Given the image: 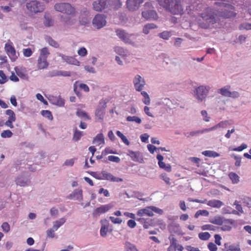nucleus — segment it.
<instances>
[{"label":"nucleus","mask_w":251,"mask_h":251,"mask_svg":"<svg viewBox=\"0 0 251 251\" xmlns=\"http://www.w3.org/2000/svg\"><path fill=\"white\" fill-rule=\"evenodd\" d=\"M223 4L225 8L223 11L219 12L210 7H207L201 14V17L205 22V23H200V26L202 28H209L210 25H213L218 21L219 17L229 18L236 16V14L234 12V7L233 5L224 3Z\"/></svg>","instance_id":"nucleus-1"},{"label":"nucleus","mask_w":251,"mask_h":251,"mask_svg":"<svg viewBox=\"0 0 251 251\" xmlns=\"http://www.w3.org/2000/svg\"><path fill=\"white\" fill-rule=\"evenodd\" d=\"M160 6L174 15H182L184 7L180 0H157Z\"/></svg>","instance_id":"nucleus-2"},{"label":"nucleus","mask_w":251,"mask_h":251,"mask_svg":"<svg viewBox=\"0 0 251 251\" xmlns=\"http://www.w3.org/2000/svg\"><path fill=\"white\" fill-rule=\"evenodd\" d=\"M193 94L199 101H202L208 95L210 87L208 85H201L198 87H194Z\"/></svg>","instance_id":"nucleus-3"},{"label":"nucleus","mask_w":251,"mask_h":251,"mask_svg":"<svg viewBox=\"0 0 251 251\" xmlns=\"http://www.w3.org/2000/svg\"><path fill=\"white\" fill-rule=\"evenodd\" d=\"M154 213L159 215H162L163 213V210L154 206H147L144 208L139 209L137 215L138 216L142 217L148 216L152 217L154 215Z\"/></svg>","instance_id":"nucleus-4"},{"label":"nucleus","mask_w":251,"mask_h":251,"mask_svg":"<svg viewBox=\"0 0 251 251\" xmlns=\"http://www.w3.org/2000/svg\"><path fill=\"white\" fill-rule=\"evenodd\" d=\"M54 7L56 11L68 15H71L75 12L74 8L69 3H58Z\"/></svg>","instance_id":"nucleus-5"},{"label":"nucleus","mask_w":251,"mask_h":251,"mask_svg":"<svg viewBox=\"0 0 251 251\" xmlns=\"http://www.w3.org/2000/svg\"><path fill=\"white\" fill-rule=\"evenodd\" d=\"M117 35L123 41L126 43L133 45L134 40L136 38V35L134 34H128L123 30L117 29L116 31Z\"/></svg>","instance_id":"nucleus-6"},{"label":"nucleus","mask_w":251,"mask_h":251,"mask_svg":"<svg viewBox=\"0 0 251 251\" xmlns=\"http://www.w3.org/2000/svg\"><path fill=\"white\" fill-rule=\"evenodd\" d=\"M230 86L226 85L218 90V93L224 97L237 99L240 96V94L236 91H230Z\"/></svg>","instance_id":"nucleus-7"},{"label":"nucleus","mask_w":251,"mask_h":251,"mask_svg":"<svg viewBox=\"0 0 251 251\" xmlns=\"http://www.w3.org/2000/svg\"><path fill=\"white\" fill-rule=\"evenodd\" d=\"M27 9L32 13L42 12L44 9V5L36 0L31 1L26 4Z\"/></svg>","instance_id":"nucleus-8"},{"label":"nucleus","mask_w":251,"mask_h":251,"mask_svg":"<svg viewBox=\"0 0 251 251\" xmlns=\"http://www.w3.org/2000/svg\"><path fill=\"white\" fill-rule=\"evenodd\" d=\"M114 207L113 203H109L106 204L101 205L100 207L96 208L93 212L92 215L94 217H98L100 215L109 211Z\"/></svg>","instance_id":"nucleus-9"},{"label":"nucleus","mask_w":251,"mask_h":251,"mask_svg":"<svg viewBox=\"0 0 251 251\" xmlns=\"http://www.w3.org/2000/svg\"><path fill=\"white\" fill-rule=\"evenodd\" d=\"M133 83L136 91L141 92L146 85L144 78L139 75H136L133 78Z\"/></svg>","instance_id":"nucleus-10"},{"label":"nucleus","mask_w":251,"mask_h":251,"mask_svg":"<svg viewBox=\"0 0 251 251\" xmlns=\"http://www.w3.org/2000/svg\"><path fill=\"white\" fill-rule=\"evenodd\" d=\"M101 227L100 229V235L102 237H105L108 232H111L112 229L110 228V224L109 221L106 219H102L100 221Z\"/></svg>","instance_id":"nucleus-11"},{"label":"nucleus","mask_w":251,"mask_h":251,"mask_svg":"<svg viewBox=\"0 0 251 251\" xmlns=\"http://www.w3.org/2000/svg\"><path fill=\"white\" fill-rule=\"evenodd\" d=\"M232 123L230 121H223L211 127L203 129L202 131H201L200 132L201 133H206L211 131L215 130L220 128H225L227 127L228 126L230 125Z\"/></svg>","instance_id":"nucleus-12"},{"label":"nucleus","mask_w":251,"mask_h":251,"mask_svg":"<svg viewBox=\"0 0 251 251\" xmlns=\"http://www.w3.org/2000/svg\"><path fill=\"white\" fill-rule=\"evenodd\" d=\"M105 17L103 15L97 14L93 20V24L97 28H101L106 25Z\"/></svg>","instance_id":"nucleus-13"},{"label":"nucleus","mask_w":251,"mask_h":251,"mask_svg":"<svg viewBox=\"0 0 251 251\" xmlns=\"http://www.w3.org/2000/svg\"><path fill=\"white\" fill-rule=\"evenodd\" d=\"M4 49L11 61H15L18 57V55L16 53L15 48L11 45L6 43L5 44Z\"/></svg>","instance_id":"nucleus-14"},{"label":"nucleus","mask_w":251,"mask_h":251,"mask_svg":"<svg viewBox=\"0 0 251 251\" xmlns=\"http://www.w3.org/2000/svg\"><path fill=\"white\" fill-rule=\"evenodd\" d=\"M235 226L236 223L234 220L225 218L220 228L224 231H230L232 228V227Z\"/></svg>","instance_id":"nucleus-15"},{"label":"nucleus","mask_w":251,"mask_h":251,"mask_svg":"<svg viewBox=\"0 0 251 251\" xmlns=\"http://www.w3.org/2000/svg\"><path fill=\"white\" fill-rule=\"evenodd\" d=\"M111 0H100L98 1H95L93 4V8L97 11H100L110 4Z\"/></svg>","instance_id":"nucleus-16"},{"label":"nucleus","mask_w":251,"mask_h":251,"mask_svg":"<svg viewBox=\"0 0 251 251\" xmlns=\"http://www.w3.org/2000/svg\"><path fill=\"white\" fill-rule=\"evenodd\" d=\"M127 155L129 156L133 161L138 162L140 163H143L144 162L143 155L139 151H133L129 150L128 151Z\"/></svg>","instance_id":"nucleus-17"},{"label":"nucleus","mask_w":251,"mask_h":251,"mask_svg":"<svg viewBox=\"0 0 251 251\" xmlns=\"http://www.w3.org/2000/svg\"><path fill=\"white\" fill-rule=\"evenodd\" d=\"M143 2V0H127L126 7L129 10L133 11L138 9Z\"/></svg>","instance_id":"nucleus-18"},{"label":"nucleus","mask_w":251,"mask_h":251,"mask_svg":"<svg viewBox=\"0 0 251 251\" xmlns=\"http://www.w3.org/2000/svg\"><path fill=\"white\" fill-rule=\"evenodd\" d=\"M159 105H162L165 106L167 108L170 109L175 108V106L176 105V102L172 101L169 98H162L158 102Z\"/></svg>","instance_id":"nucleus-19"},{"label":"nucleus","mask_w":251,"mask_h":251,"mask_svg":"<svg viewBox=\"0 0 251 251\" xmlns=\"http://www.w3.org/2000/svg\"><path fill=\"white\" fill-rule=\"evenodd\" d=\"M102 176L103 179L109 180L112 182H122L123 179L121 178L113 176L111 174L105 171L102 172Z\"/></svg>","instance_id":"nucleus-20"},{"label":"nucleus","mask_w":251,"mask_h":251,"mask_svg":"<svg viewBox=\"0 0 251 251\" xmlns=\"http://www.w3.org/2000/svg\"><path fill=\"white\" fill-rule=\"evenodd\" d=\"M69 198L74 200L81 201L83 200L82 190L80 189L75 190L69 195Z\"/></svg>","instance_id":"nucleus-21"},{"label":"nucleus","mask_w":251,"mask_h":251,"mask_svg":"<svg viewBox=\"0 0 251 251\" xmlns=\"http://www.w3.org/2000/svg\"><path fill=\"white\" fill-rule=\"evenodd\" d=\"M49 101L51 103L60 107L63 106L65 104L64 100L60 97H50Z\"/></svg>","instance_id":"nucleus-22"},{"label":"nucleus","mask_w":251,"mask_h":251,"mask_svg":"<svg viewBox=\"0 0 251 251\" xmlns=\"http://www.w3.org/2000/svg\"><path fill=\"white\" fill-rule=\"evenodd\" d=\"M17 75L24 79H27L28 78L27 70L25 68L16 67L15 68Z\"/></svg>","instance_id":"nucleus-23"},{"label":"nucleus","mask_w":251,"mask_h":251,"mask_svg":"<svg viewBox=\"0 0 251 251\" xmlns=\"http://www.w3.org/2000/svg\"><path fill=\"white\" fill-rule=\"evenodd\" d=\"M50 52L48 48L46 47L43 48L41 50L38 61H40L41 62L40 63H47V58Z\"/></svg>","instance_id":"nucleus-24"},{"label":"nucleus","mask_w":251,"mask_h":251,"mask_svg":"<svg viewBox=\"0 0 251 251\" xmlns=\"http://www.w3.org/2000/svg\"><path fill=\"white\" fill-rule=\"evenodd\" d=\"M142 16L146 19H156L157 15L156 12L154 10H146L143 11L142 13Z\"/></svg>","instance_id":"nucleus-25"},{"label":"nucleus","mask_w":251,"mask_h":251,"mask_svg":"<svg viewBox=\"0 0 251 251\" xmlns=\"http://www.w3.org/2000/svg\"><path fill=\"white\" fill-rule=\"evenodd\" d=\"M30 179L26 177L19 176L16 180V183L20 186H25L30 183Z\"/></svg>","instance_id":"nucleus-26"},{"label":"nucleus","mask_w":251,"mask_h":251,"mask_svg":"<svg viewBox=\"0 0 251 251\" xmlns=\"http://www.w3.org/2000/svg\"><path fill=\"white\" fill-rule=\"evenodd\" d=\"M77 88L83 90L85 92H88L89 91V88L86 84L84 83H80L78 82H76L74 84V89L75 93L77 95H78L79 94L78 92L77 91Z\"/></svg>","instance_id":"nucleus-27"},{"label":"nucleus","mask_w":251,"mask_h":251,"mask_svg":"<svg viewBox=\"0 0 251 251\" xmlns=\"http://www.w3.org/2000/svg\"><path fill=\"white\" fill-rule=\"evenodd\" d=\"M93 143L96 146L103 145L105 144L104 138L103 134L99 133L94 138Z\"/></svg>","instance_id":"nucleus-28"},{"label":"nucleus","mask_w":251,"mask_h":251,"mask_svg":"<svg viewBox=\"0 0 251 251\" xmlns=\"http://www.w3.org/2000/svg\"><path fill=\"white\" fill-rule=\"evenodd\" d=\"M206 204L214 208H219L222 206L224 205V204L222 201L220 200H212L207 201Z\"/></svg>","instance_id":"nucleus-29"},{"label":"nucleus","mask_w":251,"mask_h":251,"mask_svg":"<svg viewBox=\"0 0 251 251\" xmlns=\"http://www.w3.org/2000/svg\"><path fill=\"white\" fill-rule=\"evenodd\" d=\"M225 218L223 216L217 215L210 219L209 222L213 224L221 226Z\"/></svg>","instance_id":"nucleus-30"},{"label":"nucleus","mask_w":251,"mask_h":251,"mask_svg":"<svg viewBox=\"0 0 251 251\" xmlns=\"http://www.w3.org/2000/svg\"><path fill=\"white\" fill-rule=\"evenodd\" d=\"M66 219L65 217H63L59 220H56L52 223V227L54 229L57 230V229L66 222Z\"/></svg>","instance_id":"nucleus-31"},{"label":"nucleus","mask_w":251,"mask_h":251,"mask_svg":"<svg viewBox=\"0 0 251 251\" xmlns=\"http://www.w3.org/2000/svg\"><path fill=\"white\" fill-rule=\"evenodd\" d=\"M105 115V110L97 108L95 112V116L99 120L102 121Z\"/></svg>","instance_id":"nucleus-32"},{"label":"nucleus","mask_w":251,"mask_h":251,"mask_svg":"<svg viewBox=\"0 0 251 251\" xmlns=\"http://www.w3.org/2000/svg\"><path fill=\"white\" fill-rule=\"evenodd\" d=\"M169 239L171 241V244L168 248V251H176L177 248V241L171 236L169 237Z\"/></svg>","instance_id":"nucleus-33"},{"label":"nucleus","mask_w":251,"mask_h":251,"mask_svg":"<svg viewBox=\"0 0 251 251\" xmlns=\"http://www.w3.org/2000/svg\"><path fill=\"white\" fill-rule=\"evenodd\" d=\"M228 176L233 184H237L240 181V177L235 173H230Z\"/></svg>","instance_id":"nucleus-34"},{"label":"nucleus","mask_w":251,"mask_h":251,"mask_svg":"<svg viewBox=\"0 0 251 251\" xmlns=\"http://www.w3.org/2000/svg\"><path fill=\"white\" fill-rule=\"evenodd\" d=\"M202 154L205 156L209 157H217L220 156V154L213 151H205L202 152Z\"/></svg>","instance_id":"nucleus-35"},{"label":"nucleus","mask_w":251,"mask_h":251,"mask_svg":"<svg viewBox=\"0 0 251 251\" xmlns=\"http://www.w3.org/2000/svg\"><path fill=\"white\" fill-rule=\"evenodd\" d=\"M141 94L143 97L142 100L143 102L146 105H149L150 104V98L148 94L145 91H141Z\"/></svg>","instance_id":"nucleus-36"},{"label":"nucleus","mask_w":251,"mask_h":251,"mask_svg":"<svg viewBox=\"0 0 251 251\" xmlns=\"http://www.w3.org/2000/svg\"><path fill=\"white\" fill-rule=\"evenodd\" d=\"M52 76H70V74L68 72L66 71H55L52 72L51 74Z\"/></svg>","instance_id":"nucleus-37"},{"label":"nucleus","mask_w":251,"mask_h":251,"mask_svg":"<svg viewBox=\"0 0 251 251\" xmlns=\"http://www.w3.org/2000/svg\"><path fill=\"white\" fill-rule=\"evenodd\" d=\"M125 248L126 251H138L136 246L129 242H126Z\"/></svg>","instance_id":"nucleus-38"},{"label":"nucleus","mask_w":251,"mask_h":251,"mask_svg":"<svg viewBox=\"0 0 251 251\" xmlns=\"http://www.w3.org/2000/svg\"><path fill=\"white\" fill-rule=\"evenodd\" d=\"M156 27V25L154 24H148L146 25L143 28V32L147 34L149 33L150 30Z\"/></svg>","instance_id":"nucleus-39"},{"label":"nucleus","mask_w":251,"mask_h":251,"mask_svg":"<svg viewBox=\"0 0 251 251\" xmlns=\"http://www.w3.org/2000/svg\"><path fill=\"white\" fill-rule=\"evenodd\" d=\"M76 114L78 117L83 120L90 119V117L88 116L87 114L83 111L78 110L77 111Z\"/></svg>","instance_id":"nucleus-40"},{"label":"nucleus","mask_w":251,"mask_h":251,"mask_svg":"<svg viewBox=\"0 0 251 251\" xmlns=\"http://www.w3.org/2000/svg\"><path fill=\"white\" fill-rule=\"evenodd\" d=\"M158 36L164 40H168L172 36V32L168 31H164L158 34Z\"/></svg>","instance_id":"nucleus-41"},{"label":"nucleus","mask_w":251,"mask_h":251,"mask_svg":"<svg viewBox=\"0 0 251 251\" xmlns=\"http://www.w3.org/2000/svg\"><path fill=\"white\" fill-rule=\"evenodd\" d=\"M126 121L128 122H134L136 124H140L141 123V119L137 116H127L126 117Z\"/></svg>","instance_id":"nucleus-42"},{"label":"nucleus","mask_w":251,"mask_h":251,"mask_svg":"<svg viewBox=\"0 0 251 251\" xmlns=\"http://www.w3.org/2000/svg\"><path fill=\"white\" fill-rule=\"evenodd\" d=\"M41 115L49 119V120H52L53 119V116L51 112L49 110H42L41 112Z\"/></svg>","instance_id":"nucleus-43"},{"label":"nucleus","mask_w":251,"mask_h":251,"mask_svg":"<svg viewBox=\"0 0 251 251\" xmlns=\"http://www.w3.org/2000/svg\"><path fill=\"white\" fill-rule=\"evenodd\" d=\"M5 113L7 115H8L9 116L8 118V120H10L12 121H16L15 114L14 112L12 110H10V109L7 110L6 111Z\"/></svg>","instance_id":"nucleus-44"},{"label":"nucleus","mask_w":251,"mask_h":251,"mask_svg":"<svg viewBox=\"0 0 251 251\" xmlns=\"http://www.w3.org/2000/svg\"><path fill=\"white\" fill-rule=\"evenodd\" d=\"M158 164L160 168L164 169L167 172H170L171 171V166L169 164H166L163 161L158 162Z\"/></svg>","instance_id":"nucleus-45"},{"label":"nucleus","mask_w":251,"mask_h":251,"mask_svg":"<svg viewBox=\"0 0 251 251\" xmlns=\"http://www.w3.org/2000/svg\"><path fill=\"white\" fill-rule=\"evenodd\" d=\"M208 216L209 215V212L206 210H198L195 214V217L198 218L200 216Z\"/></svg>","instance_id":"nucleus-46"},{"label":"nucleus","mask_w":251,"mask_h":251,"mask_svg":"<svg viewBox=\"0 0 251 251\" xmlns=\"http://www.w3.org/2000/svg\"><path fill=\"white\" fill-rule=\"evenodd\" d=\"M216 227L212 225L206 224L201 226V228L202 230H213L214 231L216 229Z\"/></svg>","instance_id":"nucleus-47"},{"label":"nucleus","mask_w":251,"mask_h":251,"mask_svg":"<svg viewBox=\"0 0 251 251\" xmlns=\"http://www.w3.org/2000/svg\"><path fill=\"white\" fill-rule=\"evenodd\" d=\"M109 100L107 99H101L99 103L98 106V108H100V109L105 110L106 107V104L108 102Z\"/></svg>","instance_id":"nucleus-48"},{"label":"nucleus","mask_w":251,"mask_h":251,"mask_svg":"<svg viewBox=\"0 0 251 251\" xmlns=\"http://www.w3.org/2000/svg\"><path fill=\"white\" fill-rule=\"evenodd\" d=\"M199 237L201 240H207L210 237V234L207 232H200L199 234Z\"/></svg>","instance_id":"nucleus-49"},{"label":"nucleus","mask_w":251,"mask_h":251,"mask_svg":"<svg viewBox=\"0 0 251 251\" xmlns=\"http://www.w3.org/2000/svg\"><path fill=\"white\" fill-rule=\"evenodd\" d=\"M83 133L82 131L75 129L73 136V140L75 141H77L80 139Z\"/></svg>","instance_id":"nucleus-50"},{"label":"nucleus","mask_w":251,"mask_h":251,"mask_svg":"<svg viewBox=\"0 0 251 251\" xmlns=\"http://www.w3.org/2000/svg\"><path fill=\"white\" fill-rule=\"evenodd\" d=\"M13 135V133L10 130H5L3 131L0 134L2 138H10Z\"/></svg>","instance_id":"nucleus-51"},{"label":"nucleus","mask_w":251,"mask_h":251,"mask_svg":"<svg viewBox=\"0 0 251 251\" xmlns=\"http://www.w3.org/2000/svg\"><path fill=\"white\" fill-rule=\"evenodd\" d=\"M44 24L46 26H50L53 24V21L47 16H45V21Z\"/></svg>","instance_id":"nucleus-52"},{"label":"nucleus","mask_w":251,"mask_h":251,"mask_svg":"<svg viewBox=\"0 0 251 251\" xmlns=\"http://www.w3.org/2000/svg\"><path fill=\"white\" fill-rule=\"evenodd\" d=\"M47 41L50 46L55 48L59 47V44L58 43L52 39L50 37H48L47 38Z\"/></svg>","instance_id":"nucleus-53"},{"label":"nucleus","mask_w":251,"mask_h":251,"mask_svg":"<svg viewBox=\"0 0 251 251\" xmlns=\"http://www.w3.org/2000/svg\"><path fill=\"white\" fill-rule=\"evenodd\" d=\"M56 231V230H55L53 229V228L52 227L50 229H48L46 231L47 236V237L49 238H53L55 237V233L54 232Z\"/></svg>","instance_id":"nucleus-54"},{"label":"nucleus","mask_w":251,"mask_h":251,"mask_svg":"<svg viewBox=\"0 0 251 251\" xmlns=\"http://www.w3.org/2000/svg\"><path fill=\"white\" fill-rule=\"evenodd\" d=\"M8 81V78L2 71H0V84H4Z\"/></svg>","instance_id":"nucleus-55"},{"label":"nucleus","mask_w":251,"mask_h":251,"mask_svg":"<svg viewBox=\"0 0 251 251\" xmlns=\"http://www.w3.org/2000/svg\"><path fill=\"white\" fill-rule=\"evenodd\" d=\"M160 177L161 179H162L167 185L171 184L170 178L167 176V175L165 173H163L161 174L160 175Z\"/></svg>","instance_id":"nucleus-56"},{"label":"nucleus","mask_w":251,"mask_h":251,"mask_svg":"<svg viewBox=\"0 0 251 251\" xmlns=\"http://www.w3.org/2000/svg\"><path fill=\"white\" fill-rule=\"evenodd\" d=\"M109 219L112 223L114 224H121L122 223V220L119 218H115L113 216H110Z\"/></svg>","instance_id":"nucleus-57"},{"label":"nucleus","mask_w":251,"mask_h":251,"mask_svg":"<svg viewBox=\"0 0 251 251\" xmlns=\"http://www.w3.org/2000/svg\"><path fill=\"white\" fill-rule=\"evenodd\" d=\"M241 30L242 29H246V30H251V23H244L241 24L239 27Z\"/></svg>","instance_id":"nucleus-58"},{"label":"nucleus","mask_w":251,"mask_h":251,"mask_svg":"<svg viewBox=\"0 0 251 251\" xmlns=\"http://www.w3.org/2000/svg\"><path fill=\"white\" fill-rule=\"evenodd\" d=\"M23 52L24 55L25 57L30 56L33 52L31 49L30 48L24 49Z\"/></svg>","instance_id":"nucleus-59"},{"label":"nucleus","mask_w":251,"mask_h":251,"mask_svg":"<svg viewBox=\"0 0 251 251\" xmlns=\"http://www.w3.org/2000/svg\"><path fill=\"white\" fill-rule=\"evenodd\" d=\"M109 153L116 154V152L115 151H113L109 147L106 148L104 149V150L102 151V155H106Z\"/></svg>","instance_id":"nucleus-60"},{"label":"nucleus","mask_w":251,"mask_h":251,"mask_svg":"<svg viewBox=\"0 0 251 251\" xmlns=\"http://www.w3.org/2000/svg\"><path fill=\"white\" fill-rule=\"evenodd\" d=\"M75 160L76 159L75 158L67 159L65 161L64 165L66 166H73L75 163Z\"/></svg>","instance_id":"nucleus-61"},{"label":"nucleus","mask_w":251,"mask_h":251,"mask_svg":"<svg viewBox=\"0 0 251 251\" xmlns=\"http://www.w3.org/2000/svg\"><path fill=\"white\" fill-rule=\"evenodd\" d=\"M201 114L203 117V120L205 122H209L210 121V117L208 116L207 112L205 110H202L201 111Z\"/></svg>","instance_id":"nucleus-62"},{"label":"nucleus","mask_w":251,"mask_h":251,"mask_svg":"<svg viewBox=\"0 0 251 251\" xmlns=\"http://www.w3.org/2000/svg\"><path fill=\"white\" fill-rule=\"evenodd\" d=\"M108 160L111 162L119 163L120 161V158L116 156L110 155L108 157Z\"/></svg>","instance_id":"nucleus-63"},{"label":"nucleus","mask_w":251,"mask_h":251,"mask_svg":"<svg viewBox=\"0 0 251 251\" xmlns=\"http://www.w3.org/2000/svg\"><path fill=\"white\" fill-rule=\"evenodd\" d=\"M207 247L210 251H216L217 247L213 243L210 242L208 244Z\"/></svg>","instance_id":"nucleus-64"}]
</instances>
